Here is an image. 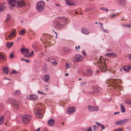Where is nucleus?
<instances>
[{
    "instance_id": "nucleus-30",
    "label": "nucleus",
    "mask_w": 131,
    "mask_h": 131,
    "mask_svg": "<svg viewBox=\"0 0 131 131\" xmlns=\"http://www.w3.org/2000/svg\"><path fill=\"white\" fill-rule=\"evenodd\" d=\"M120 107L121 112L123 113L124 112H125V109L124 106L123 104H120Z\"/></svg>"
},
{
    "instance_id": "nucleus-25",
    "label": "nucleus",
    "mask_w": 131,
    "mask_h": 131,
    "mask_svg": "<svg viewBox=\"0 0 131 131\" xmlns=\"http://www.w3.org/2000/svg\"><path fill=\"white\" fill-rule=\"evenodd\" d=\"M3 70L6 74H8L9 73V71L6 67H4L3 69Z\"/></svg>"
},
{
    "instance_id": "nucleus-59",
    "label": "nucleus",
    "mask_w": 131,
    "mask_h": 131,
    "mask_svg": "<svg viewBox=\"0 0 131 131\" xmlns=\"http://www.w3.org/2000/svg\"><path fill=\"white\" fill-rule=\"evenodd\" d=\"M96 123L100 126L101 124L97 122H96Z\"/></svg>"
},
{
    "instance_id": "nucleus-10",
    "label": "nucleus",
    "mask_w": 131,
    "mask_h": 131,
    "mask_svg": "<svg viewBox=\"0 0 131 131\" xmlns=\"http://www.w3.org/2000/svg\"><path fill=\"white\" fill-rule=\"evenodd\" d=\"M16 7L20 8L26 5L24 1H18L17 4H16Z\"/></svg>"
},
{
    "instance_id": "nucleus-40",
    "label": "nucleus",
    "mask_w": 131,
    "mask_h": 131,
    "mask_svg": "<svg viewBox=\"0 0 131 131\" xmlns=\"http://www.w3.org/2000/svg\"><path fill=\"white\" fill-rule=\"evenodd\" d=\"M14 55L13 54V53H11L10 54V59H13L14 57Z\"/></svg>"
},
{
    "instance_id": "nucleus-47",
    "label": "nucleus",
    "mask_w": 131,
    "mask_h": 131,
    "mask_svg": "<svg viewBox=\"0 0 131 131\" xmlns=\"http://www.w3.org/2000/svg\"><path fill=\"white\" fill-rule=\"evenodd\" d=\"M127 56L128 58L131 60V54H128Z\"/></svg>"
},
{
    "instance_id": "nucleus-11",
    "label": "nucleus",
    "mask_w": 131,
    "mask_h": 131,
    "mask_svg": "<svg viewBox=\"0 0 131 131\" xmlns=\"http://www.w3.org/2000/svg\"><path fill=\"white\" fill-rule=\"evenodd\" d=\"M27 99L34 101L37 99L38 97L37 95L34 94H32L27 96Z\"/></svg>"
},
{
    "instance_id": "nucleus-39",
    "label": "nucleus",
    "mask_w": 131,
    "mask_h": 131,
    "mask_svg": "<svg viewBox=\"0 0 131 131\" xmlns=\"http://www.w3.org/2000/svg\"><path fill=\"white\" fill-rule=\"evenodd\" d=\"M94 91L95 93H98L99 92V90L96 88H94Z\"/></svg>"
},
{
    "instance_id": "nucleus-62",
    "label": "nucleus",
    "mask_w": 131,
    "mask_h": 131,
    "mask_svg": "<svg viewBox=\"0 0 131 131\" xmlns=\"http://www.w3.org/2000/svg\"><path fill=\"white\" fill-rule=\"evenodd\" d=\"M101 28L102 29V30H103V29H103V27L102 26H101Z\"/></svg>"
},
{
    "instance_id": "nucleus-7",
    "label": "nucleus",
    "mask_w": 131,
    "mask_h": 131,
    "mask_svg": "<svg viewBox=\"0 0 131 131\" xmlns=\"http://www.w3.org/2000/svg\"><path fill=\"white\" fill-rule=\"evenodd\" d=\"M45 36L46 37V36H45L44 35H43L41 36L40 38V40L42 41V40H43V41L45 43V42H46V43L47 44L51 45L52 43V40L48 39H47L46 40H43V39L45 38Z\"/></svg>"
},
{
    "instance_id": "nucleus-9",
    "label": "nucleus",
    "mask_w": 131,
    "mask_h": 131,
    "mask_svg": "<svg viewBox=\"0 0 131 131\" xmlns=\"http://www.w3.org/2000/svg\"><path fill=\"white\" fill-rule=\"evenodd\" d=\"M76 108L74 107H70L68 108L67 110V113L69 114H72L75 112Z\"/></svg>"
},
{
    "instance_id": "nucleus-50",
    "label": "nucleus",
    "mask_w": 131,
    "mask_h": 131,
    "mask_svg": "<svg viewBox=\"0 0 131 131\" xmlns=\"http://www.w3.org/2000/svg\"><path fill=\"white\" fill-rule=\"evenodd\" d=\"M38 93L39 94H44L46 95V94H45L43 93L42 92L40 91H38Z\"/></svg>"
},
{
    "instance_id": "nucleus-3",
    "label": "nucleus",
    "mask_w": 131,
    "mask_h": 131,
    "mask_svg": "<svg viewBox=\"0 0 131 131\" xmlns=\"http://www.w3.org/2000/svg\"><path fill=\"white\" fill-rule=\"evenodd\" d=\"M34 111L36 117L41 118L43 117V115L41 113L40 110H39L38 104L36 105L35 107Z\"/></svg>"
},
{
    "instance_id": "nucleus-18",
    "label": "nucleus",
    "mask_w": 131,
    "mask_h": 131,
    "mask_svg": "<svg viewBox=\"0 0 131 131\" xmlns=\"http://www.w3.org/2000/svg\"><path fill=\"white\" fill-rule=\"evenodd\" d=\"M50 78V76L49 75H46L42 77V80L45 82H47L49 81Z\"/></svg>"
},
{
    "instance_id": "nucleus-64",
    "label": "nucleus",
    "mask_w": 131,
    "mask_h": 131,
    "mask_svg": "<svg viewBox=\"0 0 131 131\" xmlns=\"http://www.w3.org/2000/svg\"><path fill=\"white\" fill-rule=\"evenodd\" d=\"M96 72L97 73H98L100 72V71L99 70H97Z\"/></svg>"
},
{
    "instance_id": "nucleus-4",
    "label": "nucleus",
    "mask_w": 131,
    "mask_h": 131,
    "mask_svg": "<svg viewBox=\"0 0 131 131\" xmlns=\"http://www.w3.org/2000/svg\"><path fill=\"white\" fill-rule=\"evenodd\" d=\"M6 33L5 34V39L6 40H8L9 39H11L13 38H14L16 34V30H12L11 34L9 35L8 37H6Z\"/></svg>"
},
{
    "instance_id": "nucleus-5",
    "label": "nucleus",
    "mask_w": 131,
    "mask_h": 131,
    "mask_svg": "<svg viewBox=\"0 0 131 131\" xmlns=\"http://www.w3.org/2000/svg\"><path fill=\"white\" fill-rule=\"evenodd\" d=\"M31 118V116L29 115H26L23 116L22 118L23 121L24 123L27 124L30 122Z\"/></svg>"
},
{
    "instance_id": "nucleus-2",
    "label": "nucleus",
    "mask_w": 131,
    "mask_h": 131,
    "mask_svg": "<svg viewBox=\"0 0 131 131\" xmlns=\"http://www.w3.org/2000/svg\"><path fill=\"white\" fill-rule=\"evenodd\" d=\"M45 6L44 2L40 1L38 2L36 5V8L39 12H41L43 10Z\"/></svg>"
},
{
    "instance_id": "nucleus-43",
    "label": "nucleus",
    "mask_w": 131,
    "mask_h": 131,
    "mask_svg": "<svg viewBox=\"0 0 131 131\" xmlns=\"http://www.w3.org/2000/svg\"><path fill=\"white\" fill-rule=\"evenodd\" d=\"M32 46L33 48L34 49H36L37 48V47L34 44H33Z\"/></svg>"
},
{
    "instance_id": "nucleus-63",
    "label": "nucleus",
    "mask_w": 131,
    "mask_h": 131,
    "mask_svg": "<svg viewBox=\"0 0 131 131\" xmlns=\"http://www.w3.org/2000/svg\"><path fill=\"white\" fill-rule=\"evenodd\" d=\"M105 11H106L107 12H108V10L106 8V9L105 10Z\"/></svg>"
},
{
    "instance_id": "nucleus-44",
    "label": "nucleus",
    "mask_w": 131,
    "mask_h": 131,
    "mask_svg": "<svg viewBox=\"0 0 131 131\" xmlns=\"http://www.w3.org/2000/svg\"><path fill=\"white\" fill-rule=\"evenodd\" d=\"M101 127V128L103 130H104L105 129V127L104 126L103 124H101V126H100Z\"/></svg>"
},
{
    "instance_id": "nucleus-28",
    "label": "nucleus",
    "mask_w": 131,
    "mask_h": 131,
    "mask_svg": "<svg viewBox=\"0 0 131 131\" xmlns=\"http://www.w3.org/2000/svg\"><path fill=\"white\" fill-rule=\"evenodd\" d=\"M107 74V76H112L113 75V73H112V72H110L109 70H107V72H106Z\"/></svg>"
},
{
    "instance_id": "nucleus-41",
    "label": "nucleus",
    "mask_w": 131,
    "mask_h": 131,
    "mask_svg": "<svg viewBox=\"0 0 131 131\" xmlns=\"http://www.w3.org/2000/svg\"><path fill=\"white\" fill-rule=\"evenodd\" d=\"M18 73V72H16V70H14L11 72L10 74H13L17 73Z\"/></svg>"
},
{
    "instance_id": "nucleus-55",
    "label": "nucleus",
    "mask_w": 131,
    "mask_h": 131,
    "mask_svg": "<svg viewBox=\"0 0 131 131\" xmlns=\"http://www.w3.org/2000/svg\"><path fill=\"white\" fill-rule=\"evenodd\" d=\"M42 70L44 71H46V69L45 67H43L42 69Z\"/></svg>"
},
{
    "instance_id": "nucleus-6",
    "label": "nucleus",
    "mask_w": 131,
    "mask_h": 131,
    "mask_svg": "<svg viewBox=\"0 0 131 131\" xmlns=\"http://www.w3.org/2000/svg\"><path fill=\"white\" fill-rule=\"evenodd\" d=\"M8 101L9 103L14 106V107L17 108L18 107L17 101L15 99H10L8 100Z\"/></svg>"
},
{
    "instance_id": "nucleus-61",
    "label": "nucleus",
    "mask_w": 131,
    "mask_h": 131,
    "mask_svg": "<svg viewBox=\"0 0 131 131\" xmlns=\"http://www.w3.org/2000/svg\"><path fill=\"white\" fill-rule=\"evenodd\" d=\"M86 83V82H83V83H82V85L84 84H85Z\"/></svg>"
},
{
    "instance_id": "nucleus-12",
    "label": "nucleus",
    "mask_w": 131,
    "mask_h": 131,
    "mask_svg": "<svg viewBox=\"0 0 131 131\" xmlns=\"http://www.w3.org/2000/svg\"><path fill=\"white\" fill-rule=\"evenodd\" d=\"M81 56L79 54H76L74 55L73 57V60L74 61L79 62L81 60Z\"/></svg>"
},
{
    "instance_id": "nucleus-35",
    "label": "nucleus",
    "mask_w": 131,
    "mask_h": 131,
    "mask_svg": "<svg viewBox=\"0 0 131 131\" xmlns=\"http://www.w3.org/2000/svg\"><path fill=\"white\" fill-rule=\"evenodd\" d=\"M52 60L54 61V60L53 59H48V60H47V61L48 62H51V63H52L53 64H54V65L57 64V63L56 62H54L53 61H52Z\"/></svg>"
},
{
    "instance_id": "nucleus-48",
    "label": "nucleus",
    "mask_w": 131,
    "mask_h": 131,
    "mask_svg": "<svg viewBox=\"0 0 131 131\" xmlns=\"http://www.w3.org/2000/svg\"><path fill=\"white\" fill-rule=\"evenodd\" d=\"M66 68L67 69H68L69 67V65L67 63H66Z\"/></svg>"
},
{
    "instance_id": "nucleus-45",
    "label": "nucleus",
    "mask_w": 131,
    "mask_h": 131,
    "mask_svg": "<svg viewBox=\"0 0 131 131\" xmlns=\"http://www.w3.org/2000/svg\"><path fill=\"white\" fill-rule=\"evenodd\" d=\"M123 26L124 27H128V28H129V27H130V25H124Z\"/></svg>"
},
{
    "instance_id": "nucleus-8",
    "label": "nucleus",
    "mask_w": 131,
    "mask_h": 131,
    "mask_svg": "<svg viewBox=\"0 0 131 131\" xmlns=\"http://www.w3.org/2000/svg\"><path fill=\"white\" fill-rule=\"evenodd\" d=\"M100 64L101 65H100L99 66V68L102 72H107V70H106V68L105 66H105V63H104V61H103L101 62L100 61Z\"/></svg>"
},
{
    "instance_id": "nucleus-60",
    "label": "nucleus",
    "mask_w": 131,
    "mask_h": 131,
    "mask_svg": "<svg viewBox=\"0 0 131 131\" xmlns=\"http://www.w3.org/2000/svg\"><path fill=\"white\" fill-rule=\"evenodd\" d=\"M69 75V74L68 73H66L65 74V75L66 76H67Z\"/></svg>"
},
{
    "instance_id": "nucleus-14",
    "label": "nucleus",
    "mask_w": 131,
    "mask_h": 131,
    "mask_svg": "<svg viewBox=\"0 0 131 131\" xmlns=\"http://www.w3.org/2000/svg\"><path fill=\"white\" fill-rule=\"evenodd\" d=\"M17 0H10L9 4L12 7H16V4H17Z\"/></svg>"
},
{
    "instance_id": "nucleus-23",
    "label": "nucleus",
    "mask_w": 131,
    "mask_h": 131,
    "mask_svg": "<svg viewBox=\"0 0 131 131\" xmlns=\"http://www.w3.org/2000/svg\"><path fill=\"white\" fill-rule=\"evenodd\" d=\"M90 33V32L86 29L85 28H82V33L87 35L89 34Z\"/></svg>"
},
{
    "instance_id": "nucleus-49",
    "label": "nucleus",
    "mask_w": 131,
    "mask_h": 131,
    "mask_svg": "<svg viewBox=\"0 0 131 131\" xmlns=\"http://www.w3.org/2000/svg\"><path fill=\"white\" fill-rule=\"evenodd\" d=\"M103 30L105 33H107L108 32V31L107 30H105L104 29H103Z\"/></svg>"
},
{
    "instance_id": "nucleus-21",
    "label": "nucleus",
    "mask_w": 131,
    "mask_h": 131,
    "mask_svg": "<svg viewBox=\"0 0 131 131\" xmlns=\"http://www.w3.org/2000/svg\"><path fill=\"white\" fill-rule=\"evenodd\" d=\"M105 56L110 57H113L116 56V54L114 52L109 53L105 54Z\"/></svg>"
},
{
    "instance_id": "nucleus-13",
    "label": "nucleus",
    "mask_w": 131,
    "mask_h": 131,
    "mask_svg": "<svg viewBox=\"0 0 131 131\" xmlns=\"http://www.w3.org/2000/svg\"><path fill=\"white\" fill-rule=\"evenodd\" d=\"M128 122V119H126L120 121L116 122H115V124L117 125H120L125 124L127 122Z\"/></svg>"
},
{
    "instance_id": "nucleus-24",
    "label": "nucleus",
    "mask_w": 131,
    "mask_h": 131,
    "mask_svg": "<svg viewBox=\"0 0 131 131\" xmlns=\"http://www.w3.org/2000/svg\"><path fill=\"white\" fill-rule=\"evenodd\" d=\"M34 54V52H33L32 50L31 52L29 54H25V55H24V56L25 57H27L28 58L31 57Z\"/></svg>"
},
{
    "instance_id": "nucleus-16",
    "label": "nucleus",
    "mask_w": 131,
    "mask_h": 131,
    "mask_svg": "<svg viewBox=\"0 0 131 131\" xmlns=\"http://www.w3.org/2000/svg\"><path fill=\"white\" fill-rule=\"evenodd\" d=\"M6 6V4L5 3H3L2 4L0 3V11L4 10L5 9Z\"/></svg>"
},
{
    "instance_id": "nucleus-26",
    "label": "nucleus",
    "mask_w": 131,
    "mask_h": 131,
    "mask_svg": "<svg viewBox=\"0 0 131 131\" xmlns=\"http://www.w3.org/2000/svg\"><path fill=\"white\" fill-rule=\"evenodd\" d=\"M11 18V16L10 14H8L7 15L6 20V22H7L9 21Z\"/></svg>"
},
{
    "instance_id": "nucleus-38",
    "label": "nucleus",
    "mask_w": 131,
    "mask_h": 131,
    "mask_svg": "<svg viewBox=\"0 0 131 131\" xmlns=\"http://www.w3.org/2000/svg\"><path fill=\"white\" fill-rule=\"evenodd\" d=\"M93 111H97L99 110V107L98 106H95V107L93 106Z\"/></svg>"
},
{
    "instance_id": "nucleus-57",
    "label": "nucleus",
    "mask_w": 131,
    "mask_h": 131,
    "mask_svg": "<svg viewBox=\"0 0 131 131\" xmlns=\"http://www.w3.org/2000/svg\"><path fill=\"white\" fill-rule=\"evenodd\" d=\"M24 61H26V62H27V63H28L29 62V61L28 60H26V59H24Z\"/></svg>"
},
{
    "instance_id": "nucleus-17",
    "label": "nucleus",
    "mask_w": 131,
    "mask_h": 131,
    "mask_svg": "<svg viewBox=\"0 0 131 131\" xmlns=\"http://www.w3.org/2000/svg\"><path fill=\"white\" fill-rule=\"evenodd\" d=\"M21 54L25 55L26 54H28L29 52V50L27 49L23 48L21 49Z\"/></svg>"
},
{
    "instance_id": "nucleus-42",
    "label": "nucleus",
    "mask_w": 131,
    "mask_h": 131,
    "mask_svg": "<svg viewBox=\"0 0 131 131\" xmlns=\"http://www.w3.org/2000/svg\"><path fill=\"white\" fill-rule=\"evenodd\" d=\"M93 129L94 130H96L98 129V127H96L95 125H94L93 126Z\"/></svg>"
},
{
    "instance_id": "nucleus-32",
    "label": "nucleus",
    "mask_w": 131,
    "mask_h": 131,
    "mask_svg": "<svg viewBox=\"0 0 131 131\" xmlns=\"http://www.w3.org/2000/svg\"><path fill=\"white\" fill-rule=\"evenodd\" d=\"M88 108L90 112H93V106H89L88 107Z\"/></svg>"
},
{
    "instance_id": "nucleus-31",
    "label": "nucleus",
    "mask_w": 131,
    "mask_h": 131,
    "mask_svg": "<svg viewBox=\"0 0 131 131\" xmlns=\"http://www.w3.org/2000/svg\"><path fill=\"white\" fill-rule=\"evenodd\" d=\"M21 92L20 90H17L14 92V94L15 95H18L20 94Z\"/></svg>"
},
{
    "instance_id": "nucleus-51",
    "label": "nucleus",
    "mask_w": 131,
    "mask_h": 131,
    "mask_svg": "<svg viewBox=\"0 0 131 131\" xmlns=\"http://www.w3.org/2000/svg\"><path fill=\"white\" fill-rule=\"evenodd\" d=\"M82 54H83L84 55H85V56H86V53L84 51H82Z\"/></svg>"
},
{
    "instance_id": "nucleus-54",
    "label": "nucleus",
    "mask_w": 131,
    "mask_h": 131,
    "mask_svg": "<svg viewBox=\"0 0 131 131\" xmlns=\"http://www.w3.org/2000/svg\"><path fill=\"white\" fill-rule=\"evenodd\" d=\"M101 8V9L103 10V11H105L106 9V8H105L102 7Z\"/></svg>"
},
{
    "instance_id": "nucleus-52",
    "label": "nucleus",
    "mask_w": 131,
    "mask_h": 131,
    "mask_svg": "<svg viewBox=\"0 0 131 131\" xmlns=\"http://www.w3.org/2000/svg\"><path fill=\"white\" fill-rule=\"evenodd\" d=\"M115 131H122V129L121 128H119L116 130Z\"/></svg>"
},
{
    "instance_id": "nucleus-34",
    "label": "nucleus",
    "mask_w": 131,
    "mask_h": 131,
    "mask_svg": "<svg viewBox=\"0 0 131 131\" xmlns=\"http://www.w3.org/2000/svg\"><path fill=\"white\" fill-rule=\"evenodd\" d=\"M13 44L14 43L13 42H12L11 43L9 42H7L6 43V45L8 47L10 48Z\"/></svg>"
},
{
    "instance_id": "nucleus-20",
    "label": "nucleus",
    "mask_w": 131,
    "mask_h": 131,
    "mask_svg": "<svg viewBox=\"0 0 131 131\" xmlns=\"http://www.w3.org/2000/svg\"><path fill=\"white\" fill-rule=\"evenodd\" d=\"M87 74H86L84 72H82V75L85 76L86 75L91 76L92 75V72L89 69L87 70Z\"/></svg>"
},
{
    "instance_id": "nucleus-36",
    "label": "nucleus",
    "mask_w": 131,
    "mask_h": 131,
    "mask_svg": "<svg viewBox=\"0 0 131 131\" xmlns=\"http://www.w3.org/2000/svg\"><path fill=\"white\" fill-rule=\"evenodd\" d=\"M63 51L65 52H69L71 50L68 48H65L63 49Z\"/></svg>"
},
{
    "instance_id": "nucleus-22",
    "label": "nucleus",
    "mask_w": 131,
    "mask_h": 131,
    "mask_svg": "<svg viewBox=\"0 0 131 131\" xmlns=\"http://www.w3.org/2000/svg\"><path fill=\"white\" fill-rule=\"evenodd\" d=\"M125 0H119L118 2L119 4L123 6H125L126 3V2L125 1Z\"/></svg>"
},
{
    "instance_id": "nucleus-27",
    "label": "nucleus",
    "mask_w": 131,
    "mask_h": 131,
    "mask_svg": "<svg viewBox=\"0 0 131 131\" xmlns=\"http://www.w3.org/2000/svg\"><path fill=\"white\" fill-rule=\"evenodd\" d=\"M130 67L129 66H126L124 67L123 69L125 71H128L130 70Z\"/></svg>"
},
{
    "instance_id": "nucleus-56",
    "label": "nucleus",
    "mask_w": 131,
    "mask_h": 131,
    "mask_svg": "<svg viewBox=\"0 0 131 131\" xmlns=\"http://www.w3.org/2000/svg\"><path fill=\"white\" fill-rule=\"evenodd\" d=\"M87 131H92L91 128H90Z\"/></svg>"
},
{
    "instance_id": "nucleus-58",
    "label": "nucleus",
    "mask_w": 131,
    "mask_h": 131,
    "mask_svg": "<svg viewBox=\"0 0 131 131\" xmlns=\"http://www.w3.org/2000/svg\"><path fill=\"white\" fill-rule=\"evenodd\" d=\"M119 112H114V114L115 115H116L117 114H119Z\"/></svg>"
},
{
    "instance_id": "nucleus-33",
    "label": "nucleus",
    "mask_w": 131,
    "mask_h": 131,
    "mask_svg": "<svg viewBox=\"0 0 131 131\" xmlns=\"http://www.w3.org/2000/svg\"><path fill=\"white\" fill-rule=\"evenodd\" d=\"M26 32V30L25 29H23L21 30L19 32V34L21 35H24Z\"/></svg>"
},
{
    "instance_id": "nucleus-19",
    "label": "nucleus",
    "mask_w": 131,
    "mask_h": 131,
    "mask_svg": "<svg viewBox=\"0 0 131 131\" xmlns=\"http://www.w3.org/2000/svg\"><path fill=\"white\" fill-rule=\"evenodd\" d=\"M55 120L54 119H50L48 121V124L50 126H53L54 124Z\"/></svg>"
},
{
    "instance_id": "nucleus-29",
    "label": "nucleus",
    "mask_w": 131,
    "mask_h": 131,
    "mask_svg": "<svg viewBox=\"0 0 131 131\" xmlns=\"http://www.w3.org/2000/svg\"><path fill=\"white\" fill-rule=\"evenodd\" d=\"M5 60V57L3 54H0V60L2 61Z\"/></svg>"
},
{
    "instance_id": "nucleus-15",
    "label": "nucleus",
    "mask_w": 131,
    "mask_h": 131,
    "mask_svg": "<svg viewBox=\"0 0 131 131\" xmlns=\"http://www.w3.org/2000/svg\"><path fill=\"white\" fill-rule=\"evenodd\" d=\"M66 4L69 6H72L74 5V4L73 0H65Z\"/></svg>"
},
{
    "instance_id": "nucleus-53",
    "label": "nucleus",
    "mask_w": 131,
    "mask_h": 131,
    "mask_svg": "<svg viewBox=\"0 0 131 131\" xmlns=\"http://www.w3.org/2000/svg\"><path fill=\"white\" fill-rule=\"evenodd\" d=\"M40 128H39L37 129H35V131H39L40 129Z\"/></svg>"
},
{
    "instance_id": "nucleus-37",
    "label": "nucleus",
    "mask_w": 131,
    "mask_h": 131,
    "mask_svg": "<svg viewBox=\"0 0 131 131\" xmlns=\"http://www.w3.org/2000/svg\"><path fill=\"white\" fill-rule=\"evenodd\" d=\"M4 119L3 116H2L0 117V125H1L3 124Z\"/></svg>"
},
{
    "instance_id": "nucleus-46",
    "label": "nucleus",
    "mask_w": 131,
    "mask_h": 131,
    "mask_svg": "<svg viewBox=\"0 0 131 131\" xmlns=\"http://www.w3.org/2000/svg\"><path fill=\"white\" fill-rule=\"evenodd\" d=\"M116 16V15L115 14L112 15H111V18H114Z\"/></svg>"
},
{
    "instance_id": "nucleus-1",
    "label": "nucleus",
    "mask_w": 131,
    "mask_h": 131,
    "mask_svg": "<svg viewBox=\"0 0 131 131\" xmlns=\"http://www.w3.org/2000/svg\"><path fill=\"white\" fill-rule=\"evenodd\" d=\"M67 22V18L63 17H57L54 23L55 28L57 29H60L65 25Z\"/></svg>"
}]
</instances>
